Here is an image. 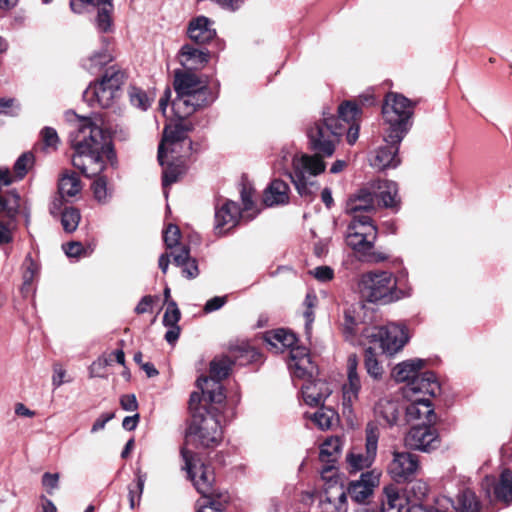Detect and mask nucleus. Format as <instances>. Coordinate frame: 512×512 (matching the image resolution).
<instances>
[{
  "label": "nucleus",
  "instance_id": "nucleus-1",
  "mask_svg": "<svg viewBox=\"0 0 512 512\" xmlns=\"http://www.w3.org/2000/svg\"><path fill=\"white\" fill-rule=\"evenodd\" d=\"M276 168L290 178L300 196L310 197L318 188L314 178L325 171L326 164L318 156L283 150Z\"/></svg>",
  "mask_w": 512,
  "mask_h": 512
},
{
  "label": "nucleus",
  "instance_id": "nucleus-2",
  "mask_svg": "<svg viewBox=\"0 0 512 512\" xmlns=\"http://www.w3.org/2000/svg\"><path fill=\"white\" fill-rule=\"evenodd\" d=\"M288 368L294 379L304 380L301 392L307 405L318 406L331 394V389L326 381L314 378L317 374V367L312 362L306 348H296L291 351Z\"/></svg>",
  "mask_w": 512,
  "mask_h": 512
},
{
  "label": "nucleus",
  "instance_id": "nucleus-3",
  "mask_svg": "<svg viewBox=\"0 0 512 512\" xmlns=\"http://www.w3.org/2000/svg\"><path fill=\"white\" fill-rule=\"evenodd\" d=\"M398 283L391 272H368L361 276L358 288L364 300L387 304L411 295V287L401 288Z\"/></svg>",
  "mask_w": 512,
  "mask_h": 512
},
{
  "label": "nucleus",
  "instance_id": "nucleus-4",
  "mask_svg": "<svg viewBox=\"0 0 512 512\" xmlns=\"http://www.w3.org/2000/svg\"><path fill=\"white\" fill-rule=\"evenodd\" d=\"M344 133L345 126L337 116L323 112V117L307 129L310 148L315 152L313 156H318L321 160L323 157H331Z\"/></svg>",
  "mask_w": 512,
  "mask_h": 512
},
{
  "label": "nucleus",
  "instance_id": "nucleus-5",
  "mask_svg": "<svg viewBox=\"0 0 512 512\" xmlns=\"http://www.w3.org/2000/svg\"><path fill=\"white\" fill-rule=\"evenodd\" d=\"M385 131L388 137L396 141H402L410 129V119L413 115L411 101L398 93H388L382 106Z\"/></svg>",
  "mask_w": 512,
  "mask_h": 512
},
{
  "label": "nucleus",
  "instance_id": "nucleus-6",
  "mask_svg": "<svg viewBox=\"0 0 512 512\" xmlns=\"http://www.w3.org/2000/svg\"><path fill=\"white\" fill-rule=\"evenodd\" d=\"M125 73L116 66L107 68L100 80L91 83L83 93V97L91 105L111 107L121 94L125 82Z\"/></svg>",
  "mask_w": 512,
  "mask_h": 512
},
{
  "label": "nucleus",
  "instance_id": "nucleus-7",
  "mask_svg": "<svg viewBox=\"0 0 512 512\" xmlns=\"http://www.w3.org/2000/svg\"><path fill=\"white\" fill-rule=\"evenodd\" d=\"M70 142L75 153L94 150L108 151V154H112L109 136L90 118L78 119L74 130L70 132Z\"/></svg>",
  "mask_w": 512,
  "mask_h": 512
},
{
  "label": "nucleus",
  "instance_id": "nucleus-8",
  "mask_svg": "<svg viewBox=\"0 0 512 512\" xmlns=\"http://www.w3.org/2000/svg\"><path fill=\"white\" fill-rule=\"evenodd\" d=\"M186 438L202 447H213L222 440V429L215 415L205 410V413L193 414L187 429Z\"/></svg>",
  "mask_w": 512,
  "mask_h": 512
},
{
  "label": "nucleus",
  "instance_id": "nucleus-9",
  "mask_svg": "<svg viewBox=\"0 0 512 512\" xmlns=\"http://www.w3.org/2000/svg\"><path fill=\"white\" fill-rule=\"evenodd\" d=\"M181 455L185 462L184 469L187 471L188 478L203 498L222 497V494L214 488L215 475L213 470L186 448L181 450Z\"/></svg>",
  "mask_w": 512,
  "mask_h": 512
},
{
  "label": "nucleus",
  "instance_id": "nucleus-10",
  "mask_svg": "<svg viewBox=\"0 0 512 512\" xmlns=\"http://www.w3.org/2000/svg\"><path fill=\"white\" fill-rule=\"evenodd\" d=\"M377 234L370 216H356L347 227L346 243L354 251L366 254L372 250Z\"/></svg>",
  "mask_w": 512,
  "mask_h": 512
},
{
  "label": "nucleus",
  "instance_id": "nucleus-11",
  "mask_svg": "<svg viewBox=\"0 0 512 512\" xmlns=\"http://www.w3.org/2000/svg\"><path fill=\"white\" fill-rule=\"evenodd\" d=\"M232 362L224 357L210 363L209 376L197 379V387L207 395L210 403H222L225 399L221 381L229 375Z\"/></svg>",
  "mask_w": 512,
  "mask_h": 512
},
{
  "label": "nucleus",
  "instance_id": "nucleus-12",
  "mask_svg": "<svg viewBox=\"0 0 512 512\" xmlns=\"http://www.w3.org/2000/svg\"><path fill=\"white\" fill-rule=\"evenodd\" d=\"M192 130L190 123L177 122L166 125L163 131V138L158 147V161L164 167V158L167 154H180L179 148L187 144L191 149V141L187 142V133Z\"/></svg>",
  "mask_w": 512,
  "mask_h": 512
},
{
  "label": "nucleus",
  "instance_id": "nucleus-13",
  "mask_svg": "<svg viewBox=\"0 0 512 512\" xmlns=\"http://www.w3.org/2000/svg\"><path fill=\"white\" fill-rule=\"evenodd\" d=\"M378 448V435L373 429L366 431L365 448H352L346 455L350 472H358L371 467L374 463Z\"/></svg>",
  "mask_w": 512,
  "mask_h": 512
},
{
  "label": "nucleus",
  "instance_id": "nucleus-14",
  "mask_svg": "<svg viewBox=\"0 0 512 512\" xmlns=\"http://www.w3.org/2000/svg\"><path fill=\"white\" fill-rule=\"evenodd\" d=\"M433 424H418L406 434L405 446L412 450L431 452L440 446V438Z\"/></svg>",
  "mask_w": 512,
  "mask_h": 512
},
{
  "label": "nucleus",
  "instance_id": "nucleus-15",
  "mask_svg": "<svg viewBox=\"0 0 512 512\" xmlns=\"http://www.w3.org/2000/svg\"><path fill=\"white\" fill-rule=\"evenodd\" d=\"M370 337L378 340L383 352L390 355L400 351L409 339L406 327L395 323L376 328Z\"/></svg>",
  "mask_w": 512,
  "mask_h": 512
},
{
  "label": "nucleus",
  "instance_id": "nucleus-16",
  "mask_svg": "<svg viewBox=\"0 0 512 512\" xmlns=\"http://www.w3.org/2000/svg\"><path fill=\"white\" fill-rule=\"evenodd\" d=\"M113 161L115 154H108V151H84V153H75L72 157V164L79 169L86 177H96L101 174L105 168V160Z\"/></svg>",
  "mask_w": 512,
  "mask_h": 512
},
{
  "label": "nucleus",
  "instance_id": "nucleus-17",
  "mask_svg": "<svg viewBox=\"0 0 512 512\" xmlns=\"http://www.w3.org/2000/svg\"><path fill=\"white\" fill-rule=\"evenodd\" d=\"M419 469L418 457L406 451H394L388 465V473L396 482H402L413 477Z\"/></svg>",
  "mask_w": 512,
  "mask_h": 512
},
{
  "label": "nucleus",
  "instance_id": "nucleus-18",
  "mask_svg": "<svg viewBox=\"0 0 512 512\" xmlns=\"http://www.w3.org/2000/svg\"><path fill=\"white\" fill-rule=\"evenodd\" d=\"M381 472L373 469L361 474L356 481L350 482L347 493L357 503H365L379 485Z\"/></svg>",
  "mask_w": 512,
  "mask_h": 512
},
{
  "label": "nucleus",
  "instance_id": "nucleus-19",
  "mask_svg": "<svg viewBox=\"0 0 512 512\" xmlns=\"http://www.w3.org/2000/svg\"><path fill=\"white\" fill-rule=\"evenodd\" d=\"M361 108L359 105L352 101H345L338 107V116L347 134V141L349 144H354L359 137V118Z\"/></svg>",
  "mask_w": 512,
  "mask_h": 512
},
{
  "label": "nucleus",
  "instance_id": "nucleus-20",
  "mask_svg": "<svg viewBox=\"0 0 512 512\" xmlns=\"http://www.w3.org/2000/svg\"><path fill=\"white\" fill-rule=\"evenodd\" d=\"M410 403L406 406L407 421H421V424H435L437 415L432 402L425 397H406Z\"/></svg>",
  "mask_w": 512,
  "mask_h": 512
},
{
  "label": "nucleus",
  "instance_id": "nucleus-21",
  "mask_svg": "<svg viewBox=\"0 0 512 512\" xmlns=\"http://www.w3.org/2000/svg\"><path fill=\"white\" fill-rule=\"evenodd\" d=\"M440 392V385L431 371L419 373L416 379L409 382L403 389L404 397L436 396Z\"/></svg>",
  "mask_w": 512,
  "mask_h": 512
},
{
  "label": "nucleus",
  "instance_id": "nucleus-22",
  "mask_svg": "<svg viewBox=\"0 0 512 512\" xmlns=\"http://www.w3.org/2000/svg\"><path fill=\"white\" fill-rule=\"evenodd\" d=\"M385 145L381 146L371 160V165L378 169L384 170L386 168H396L400 164V159L397 154L401 141H396L388 137V132H384Z\"/></svg>",
  "mask_w": 512,
  "mask_h": 512
},
{
  "label": "nucleus",
  "instance_id": "nucleus-23",
  "mask_svg": "<svg viewBox=\"0 0 512 512\" xmlns=\"http://www.w3.org/2000/svg\"><path fill=\"white\" fill-rule=\"evenodd\" d=\"M375 199L370 186L360 189L356 194L352 195L346 202L345 211L347 214L356 216H369L364 213L375 211Z\"/></svg>",
  "mask_w": 512,
  "mask_h": 512
},
{
  "label": "nucleus",
  "instance_id": "nucleus-24",
  "mask_svg": "<svg viewBox=\"0 0 512 512\" xmlns=\"http://www.w3.org/2000/svg\"><path fill=\"white\" fill-rule=\"evenodd\" d=\"M241 218V211L237 203L226 201L215 212V230L224 234L237 225Z\"/></svg>",
  "mask_w": 512,
  "mask_h": 512
},
{
  "label": "nucleus",
  "instance_id": "nucleus-25",
  "mask_svg": "<svg viewBox=\"0 0 512 512\" xmlns=\"http://www.w3.org/2000/svg\"><path fill=\"white\" fill-rule=\"evenodd\" d=\"M358 359L355 354H350L347 359L348 381L343 385V403L351 406L357 399L361 389L360 377L357 373Z\"/></svg>",
  "mask_w": 512,
  "mask_h": 512
},
{
  "label": "nucleus",
  "instance_id": "nucleus-26",
  "mask_svg": "<svg viewBox=\"0 0 512 512\" xmlns=\"http://www.w3.org/2000/svg\"><path fill=\"white\" fill-rule=\"evenodd\" d=\"M174 89L176 94L207 97L208 89L199 78L191 72L175 71Z\"/></svg>",
  "mask_w": 512,
  "mask_h": 512
},
{
  "label": "nucleus",
  "instance_id": "nucleus-27",
  "mask_svg": "<svg viewBox=\"0 0 512 512\" xmlns=\"http://www.w3.org/2000/svg\"><path fill=\"white\" fill-rule=\"evenodd\" d=\"M188 37L197 44H206L216 37L213 22L205 17L198 16L192 19L187 28Z\"/></svg>",
  "mask_w": 512,
  "mask_h": 512
},
{
  "label": "nucleus",
  "instance_id": "nucleus-28",
  "mask_svg": "<svg viewBox=\"0 0 512 512\" xmlns=\"http://www.w3.org/2000/svg\"><path fill=\"white\" fill-rule=\"evenodd\" d=\"M208 102L207 97L199 96V94H196V96L177 94L172 102V109L175 116L183 120L193 114L197 108L206 105Z\"/></svg>",
  "mask_w": 512,
  "mask_h": 512
},
{
  "label": "nucleus",
  "instance_id": "nucleus-29",
  "mask_svg": "<svg viewBox=\"0 0 512 512\" xmlns=\"http://www.w3.org/2000/svg\"><path fill=\"white\" fill-rule=\"evenodd\" d=\"M374 199H379L386 208H393L398 204V186L391 180H377L370 185Z\"/></svg>",
  "mask_w": 512,
  "mask_h": 512
},
{
  "label": "nucleus",
  "instance_id": "nucleus-30",
  "mask_svg": "<svg viewBox=\"0 0 512 512\" xmlns=\"http://www.w3.org/2000/svg\"><path fill=\"white\" fill-rule=\"evenodd\" d=\"M184 157L185 155L182 154H167V157L164 158V165L167 164V166L163 168L162 176V185L164 189L175 183L184 173Z\"/></svg>",
  "mask_w": 512,
  "mask_h": 512
},
{
  "label": "nucleus",
  "instance_id": "nucleus-31",
  "mask_svg": "<svg viewBox=\"0 0 512 512\" xmlns=\"http://www.w3.org/2000/svg\"><path fill=\"white\" fill-rule=\"evenodd\" d=\"M340 450L341 442L338 437H329L321 445L319 459L324 464L321 471L323 476L334 469Z\"/></svg>",
  "mask_w": 512,
  "mask_h": 512
},
{
  "label": "nucleus",
  "instance_id": "nucleus-32",
  "mask_svg": "<svg viewBox=\"0 0 512 512\" xmlns=\"http://www.w3.org/2000/svg\"><path fill=\"white\" fill-rule=\"evenodd\" d=\"M266 343L269 347V350L273 352H283L284 349L290 348L289 351V358L287 361V364L290 361L291 358V351L293 349H296L294 347V344L296 342V337L293 333L286 331L284 329H278L276 331H273L271 333H268L265 337ZM297 348H299L297 346Z\"/></svg>",
  "mask_w": 512,
  "mask_h": 512
},
{
  "label": "nucleus",
  "instance_id": "nucleus-33",
  "mask_svg": "<svg viewBox=\"0 0 512 512\" xmlns=\"http://www.w3.org/2000/svg\"><path fill=\"white\" fill-rule=\"evenodd\" d=\"M208 57L207 51L186 44L180 50L179 61L188 70H196L208 62Z\"/></svg>",
  "mask_w": 512,
  "mask_h": 512
},
{
  "label": "nucleus",
  "instance_id": "nucleus-34",
  "mask_svg": "<svg viewBox=\"0 0 512 512\" xmlns=\"http://www.w3.org/2000/svg\"><path fill=\"white\" fill-rule=\"evenodd\" d=\"M174 264L182 268V274L187 279L198 276L199 270L195 259L190 257V248L182 245L179 250L171 251Z\"/></svg>",
  "mask_w": 512,
  "mask_h": 512
},
{
  "label": "nucleus",
  "instance_id": "nucleus-35",
  "mask_svg": "<svg viewBox=\"0 0 512 512\" xmlns=\"http://www.w3.org/2000/svg\"><path fill=\"white\" fill-rule=\"evenodd\" d=\"M425 361L422 359H412L399 363L392 371V376L397 382H411L417 378L424 367Z\"/></svg>",
  "mask_w": 512,
  "mask_h": 512
},
{
  "label": "nucleus",
  "instance_id": "nucleus-36",
  "mask_svg": "<svg viewBox=\"0 0 512 512\" xmlns=\"http://www.w3.org/2000/svg\"><path fill=\"white\" fill-rule=\"evenodd\" d=\"M375 415L379 420L387 425H393L397 422L400 416L401 407L398 401L382 398L374 408Z\"/></svg>",
  "mask_w": 512,
  "mask_h": 512
},
{
  "label": "nucleus",
  "instance_id": "nucleus-37",
  "mask_svg": "<svg viewBox=\"0 0 512 512\" xmlns=\"http://www.w3.org/2000/svg\"><path fill=\"white\" fill-rule=\"evenodd\" d=\"M289 201V186L286 182L275 179L265 190L264 203L267 206L283 205Z\"/></svg>",
  "mask_w": 512,
  "mask_h": 512
},
{
  "label": "nucleus",
  "instance_id": "nucleus-38",
  "mask_svg": "<svg viewBox=\"0 0 512 512\" xmlns=\"http://www.w3.org/2000/svg\"><path fill=\"white\" fill-rule=\"evenodd\" d=\"M82 190L81 181L74 171H64L58 179V192L62 199L74 197Z\"/></svg>",
  "mask_w": 512,
  "mask_h": 512
},
{
  "label": "nucleus",
  "instance_id": "nucleus-39",
  "mask_svg": "<svg viewBox=\"0 0 512 512\" xmlns=\"http://www.w3.org/2000/svg\"><path fill=\"white\" fill-rule=\"evenodd\" d=\"M428 486L422 480L410 481L404 487L400 497L402 502L405 501L407 506L411 504H420L422 500L427 496Z\"/></svg>",
  "mask_w": 512,
  "mask_h": 512
},
{
  "label": "nucleus",
  "instance_id": "nucleus-40",
  "mask_svg": "<svg viewBox=\"0 0 512 512\" xmlns=\"http://www.w3.org/2000/svg\"><path fill=\"white\" fill-rule=\"evenodd\" d=\"M495 498L506 505L512 503V471L504 469L494 486Z\"/></svg>",
  "mask_w": 512,
  "mask_h": 512
},
{
  "label": "nucleus",
  "instance_id": "nucleus-41",
  "mask_svg": "<svg viewBox=\"0 0 512 512\" xmlns=\"http://www.w3.org/2000/svg\"><path fill=\"white\" fill-rule=\"evenodd\" d=\"M113 57L107 47L94 52L83 61V67L90 73L100 71L105 65L112 61Z\"/></svg>",
  "mask_w": 512,
  "mask_h": 512
},
{
  "label": "nucleus",
  "instance_id": "nucleus-42",
  "mask_svg": "<svg viewBox=\"0 0 512 512\" xmlns=\"http://www.w3.org/2000/svg\"><path fill=\"white\" fill-rule=\"evenodd\" d=\"M456 512H481V505L476 494L470 490L465 489L458 495L457 505L453 504Z\"/></svg>",
  "mask_w": 512,
  "mask_h": 512
},
{
  "label": "nucleus",
  "instance_id": "nucleus-43",
  "mask_svg": "<svg viewBox=\"0 0 512 512\" xmlns=\"http://www.w3.org/2000/svg\"><path fill=\"white\" fill-rule=\"evenodd\" d=\"M113 0H97L95 7L98 10L96 24L100 31L107 32L112 24L111 14L113 11Z\"/></svg>",
  "mask_w": 512,
  "mask_h": 512
},
{
  "label": "nucleus",
  "instance_id": "nucleus-44",
  "mask_svg": "<svg viewBox=\"0 0 512 512\" xmlns=\"http://www.w3.org/2000/svg\"><path fill=\"white\" fill-rule=\"evenodd\" d=\"M403 505L398 489L394 486L385 487L380 512H401Z\"/></svg>",
  "mask_w": 512,
  "mask_h": 512
},
{
  "label": "nucleus",
  "instance_id": "nucleus-45",
  "mask_svg": "<svg viewBox=\"0 0 512 512\" xmlns=\"http://www.w3.org/2000/svg\"><path fill=\"white\" fill-rule=\"evenodd\" d=\"M453 501L445 496L436 499L432 506H424L420 504H411L407 506V512H451Z\"/></svg>",
  "mask_w": 512,
  "mask_h": 512
},
{
  "label": "nucleus",
  "instance_id": "nucleus-46",
  "mask_svg": "<svg viewBox=\"0 0 512 512\" xmlns=\"http://www.w3.org/2000/svg\"><path fill=\"white\" fill-rule=\"evenodd\" d=\"M336 417L337 414L333 409L324 406L309 416L312 422L321 430L330 429Z\"/></svg>",
  "mask_w": 512,
  "mask_h": 512
},
{
  "label": "nucleus",
  "instance_id": "nucleus-47",
  "mask_svg": "<svg viewBox=\"0 0 512 512\" xmlns=\"http://www.w3.org/2000/svg\"><path fill=\"white\" fill-rule=\"evenodd\" d=\"M81 215L77 208L68 207L65 208L61 214V224L65 232H74L80 222Z\"/></svg>",
  "mask_w": 512,
  "mask_h": 512
},
{
  "label": "nucleus",
  "instance_id": "nucleus-48",
  "mask_svg": "<svg viewBox=\"0 0 512 512\" xmlns=\"http://www.w3.org/2000/svg\"><path fill=\"white\" fill-rule=\"evenodd\" d=\"M34 155L31 152L23 153L15 162L13 170L15 177L18 180L23 179L28 173L29 169L34 165Z\"/></svg>",
  "mask_w": 512,
  "mask_h": 512
},
{
  "label": "nucleus",
  "instance_id": "nucleus-49",
  "mask_svg": "<svg viewBox=\"0 0 512 512\" xmlns=\"http://www.w3.org/2000/svg\"><path fill=\"white\" fill-rule=\"evenodd\" d=\"M205 501L197 502V512H224V503L227 502L228 496L222 494V497L204 498Z\"/></svg>",
  "mask_w": 512,
  "mask_h": 512
},
{
  "label": "nucleus",
  "instance_id": "nucleus-50",
  "mask_svg": "<svg viewBox=\"0 0 512 512\" xmlns=\"http://www.w3.org/2000/svg\"><path fill=\"white\" fill-rule=\"evenodd\" d=\"M365 368L372 378L378 380L382 377L383 368L376 359V355L371 347L365 350Z\"/></svg>",
  "mask_w": 512,
  "mask_h": 512
},
{
  "label": "nucleus",
  "instance_id": "nucleus-51",
  "mask_svg": "<svg viewBox=\"0 0 512 512\" xmlns=\"http://www.w3.org/2000/svg\"><path fill=\"white\" fill-rule=\"evenodd\" d=\"M2 196L6 206V216L14 218L20 209V195L16 190H11Z\"/></svg>",
  "mask_w": 512,
  "mask_h": 512
},
{
  "label": "nucleus",
  "instance_id": "nucleus-52",
  "mask_svg": "<svg viewBox=\"0 0 512 512\" xmlns=\"http://www.w3.org/2000/svg\"><path fill=\"white\" fill-rule=\"evenodd\" d=\"M180 229L178 226L169 224L163 233L164 243L167 249L172 251L179 250L182 245H179Z\"/></svg>",
  "mask_w": 512,
  "mask_h": 512
},
{
  "label": "nucleus",
  "instance_id": "nucleus-53",
  "mask_svg": "<svg viewBox=\"0 0 512 512\" xmlns=\"http://www.w3.org/2000/svg\"><path fill=\"white\" fill-rule=\"evenodd\" d=\"M91 189L93 191L95 199L99 203H107L111 197V192L107 188V181L104 177H98L92 183Z\"/></svg>",
  "mask_w": 512,
  "mask_h": 512
},
{
  "label": "nucleus",
  "instance_id": "nucleus-54",
  "mask_svg": "<svg viewBox=\"0 0 512 512\" xmlns=\"http://www.w3.org/2000/svg\"><path fill=\"white\" fill-rule=\"evenodd\" d=\"M129 98L133 106L142 110H146L151 105V100L146 92L137 87L129 89Z\"/></svg>",
  "mask_w": 512,
  "mask_h": 512
},
{
  "label": "nucleus",
  "instance_id": "nucleus-55",
  "mask_svg": "<svg viewBox=\"0 0 512 512\" xmlns=\"http://www.w3.org/2000/svg\"><path fill=\"white\" fill-rule=\"evenodd\" d=\"M181 313L175 301L168 302L166 311L163 316L164 326H178Z\"/></svg>",
  "mask_w": 512,
  "mask_h": 512
},
{
  "label": "nucleus",
  "instance_id": "nucleus-56",
  "mask_svg": "<svg viewBox=\"0 0 512 512\" xmlns=\"http://www.w3.org/2000/svg\"><path fill=\"white\" fill-rule=\"evenodd\" d=\"M40 136L43 142V145L46 149L56 150L59 144V137L56 130L52 127H44Z\"/></svg>",
  "mask_w": 512,
  "mask_h": 512
},
{
  "label": "nucleus",
  "instance_id": "nucleus-57",
  "mask_svg": "<svg viewBox=\"0 0 512 512\" xmlns=\"http://www.w3.org/2000/svg\"><path fill=\"white\" fill-rule=\"evenodd\" d=\"M59 473L46 472L42 476V485L46 489L48 494H52L55 489L59 486Z\"/></svg>",
  "mask_w": 512,
  "mask_h": 512
},
{
  "label": "nucleus",
  "instance_id": "nucleus-58",
  "mask_svg": "<svg viewBox=\"0 0 512 512\" xmlns=\"http://www.w3.org/2000/svg\"><path fill=\"white\" fill-rule=\"evenodd\" d=\"M97 0H70V8L74 13L82 14L95 8Z\"/></svg>",
  "mask_w": 512,
  "mask_h": 512
},
{
  "label": "nucleus",
  "instance_id": "nucleus-59",
  "mask_svg": "<svg viewBox=\"0 0 512 512\" xmlns=\"http://www.w3.org/2000/svg\"><path fill=\"white\" fill-rule=\"evenodd\" d=\"M311 274L321 282L330 281L334 276L333 269L329 266L316 267L313 271H311Z\"/></svg>",
  "mask_w": 512,
  "mask_h": 512
},
{
  "label": "nucleus",
  "instance_id": "nucleus-60",
  "mask_svg": "<svg viewBox=\"0 0 512 512\" xmlns=\"http://www.w3.org/2000/svg\"><path fill=\"white\" fill-rule=\"evenodd\" d=\"M115 417L114 412H107L101 414L93 423L91 432L96 433L105 428V425Z\"/></svg>",
  "mask_w": 512,
  "mask_h": 512
},
{
  "label": "nucleus",
  "instance_id": "nucleus-61",
  "mask_svg": "<svg viewBox=\"0 0 512 512\" xmlns=\"http://www.w3.org/2000/svg\"><path fill=\"white\" fill-rule=\"evenodd\" d=\"M202 397H204V399L206 401L210 402L208 396L204 395L202 392L201 393L193 392L190 395L189 407L193 411V414L202 413L201 412V407H200V403H201Z\"/></svg>",
  "mask_w": 512,
  "mask_h": 512
},
{
  "label": "nucleus",
  "instance_id": "nucleus-62",
  "mask_svg": "<svg viewBox=\"0 0 512 512\" xmlns=\"http://www.w3.org/2000/svg\"><path fill=\"white\" fill-rule=\"evenodd\" d=\"M109 361L107 359H98L97 361H94L90 368L89 373L91 377H102L103 370L109 365Z\"/></svg>",
  "mask_w": 512,
  "mask_h": 512
},
{
  "label": "nucleus",
  "instance_id": "nucleus-63",
  "mask_svg": "<svg viewBox=\"0 0 512 512\" xmlns=\"http://www.w3.org/2000/svg\"><path fill=\"white\" fill-rule=\"evenodd\" d=\"M241 200H242V204H243V210L244 211L251 210L254 206L252 189L244 186L241 190Z\"/></svg>",
  "mask_w": 512,
  "mask_h": 512
},
{
  "label": "nucleus",
  "instance_id": "nucleus-64",
  "mask_svg": "<svg viewBox=\"0 0 512 512\" xmlns=\"http://www.w3.org/2000/svg\"><path fill=\"white\" fill-rule=\"evenodd\" d=\"M120 403L126 411H135L138 408V402L134 394L123 395Z\"/></svg>",
  "mask_w": 512,
  "mask_h": 512
}]
</instances>
